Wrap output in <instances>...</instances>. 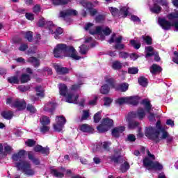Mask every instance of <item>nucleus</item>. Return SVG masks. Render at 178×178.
Segmentation results:
<instances>
[{
  "instance_id": "nucleus-1",
  "label": "nucleus",
  "mask_w": 178,
  "mask_h": 178,
  "mask_svg": "<svg viewBox=\"0 0 178 178\" xmlns=\"http://www.w3.org/2000/svg\"><path fill=\"white\" fill-rule=\"evenodd\" d=\"M53 54L55 58H60L62 54H67L69 58L74 60H79L81 56L77 55V51L73 46H67L66 44L59 43L55 47Z\"/></svg>"
},
{
  "instance_id": "nucleus-2",
  "label": "nucleus",
  "mask_w": 178,
  "mask_h": 178,
  "mask_svg": "<svg viewBox=\"0 0 178 178\" xmlns=\"http://www.w3.org/2000/svg\"><path fill=\"white\" fill-rule=\"evenodd\" d=\"M161 131L162 135L161 137L159 138V134H161L159 130L152 127H149L145 129V136H146L149 140H152V141H154L156 144H158L161 140H166L170 136L169 133L164 129L161 130Z\"/></svg>"
},
{
  "instance_id": "nucleus-3",
  "label": "nucleus",
  "mask_w": 178,
  "mask_h": 178,
  "mask_svg": "<svg viewBox=\"0 0 178 178\" xmlns=\"http://www.w3.org/2000/svg\"><path fill=\"white\" fill-rule=\"evenodd\" d=\"M16 168L26 175V176H34L35 170L31 168V164L25 161H20L16 163Z\"/></svg>"
},
{
  "instance_id": "nucleus-4",
  "label": "nucleus",
  "mask_w": 178,
  "mask_h": 178,
  "mask_svg": "<svg viewBox=\"0 0 178 178\" xmlns=\"http://www.w3.org/2000/svg\"><path fill=\"white\" fill-rule=\"evenodd\" d=\"M113 127V120L109 118H105L102 120V123L97 126V129L99 133H106Z\"/></svg>"
},
{
  "instance_id": "nucleus-5",
  "label": "nucleus",
  "mask_w": 178,
  "mask_h": 178,
  "mask_svg": "<svg viewBox=\"0 0 178 178\" xmlns=\"http://www.w3.org/2000/svg\"><path fill=\"white\" fill-rule=\"evenodd\" d=\"M122 41H123V36L120 35L116 38V33H113L111 35L110 39L108 40V44H113L115 42L114 46V49L117 50L124 49V44H122Z\"/></svg>"
},
{
  "instance_id": "nucleus-6",
  "label": "nucleus",
  "mask_w": 178,
  "mask_h": 178,
  "mask_svg": "<svg viewBox=\"0 0 178 178\" xmlns=\"http://www.w3.org/2000/svg\"><path fill=\"white\" fill-rule=\"evenodd\" d=\"M49 26V31L51 34H54V38L56 40H59V35L63 33V29L60 27H57L54 24V22H49L47 23Z\"/></svg>"
},
{
  "instance_id": "nucleus-7",
  "label": "nucleus",
  "mask_w": 178,
  "mask_h": 178,
  "mask_svg": "<svg viewBox=\"0 0 178 178\" xmlns=\"http://www.w3.org/2000/svg\"><path fill=\"white\" fill-rule=\"evenodd\" d=\"M56 124H53L54 129L58 133H60L66 124V118L63 115L57 116L56 119Z\"/></svg>"
},
{
  "instance_id": "nucleus-8",
  "label": "nucleus",
  "mask_w": 178,
  "mask_h": 178,
  "mask_svg": "<svg viewBox=\"0 0 178 178\" xmlns=\"http://www.w3.org/2000/svg\"><path fill=\"white\" fill-rule=\"evenodd\" d=\"M145 109L143 107H139L136 111L131 112V118L138 119L139 120H143L145 118Z\"/></svg>"
},
{
  "instance_id": "nucleus-9",
  "label": "nucleus",
  "mask_w": 178,
  "mask_h": 178,
  "mask_svg": "<svg viewBox=\"0 0 178 178\" xmlns=\"http://www.w3.org/2000/svg\"><path fill=\"white\" fill-rule=\"evenodd\" d=\"M114 155L111 156L109 159H111V162H114V163L119 164L120 163V159L122 158V149H115L113 150Z\"/></svg>"
},
{
  "instance_id": "nucleus-10",
  "label": "nucleus",
  "mask_w": 178,
  "mask_h": 178,
  "mask_svg": "<svg viewBox=\"0 0 178 178\" xmlns=\"http://www.w3.org/2000/svg\"><path fill=\"white\" fill-rule=\"evenodd\" d=\"M158 22L159 26H161V27L163 29V30H170V29H172V22L166 20V19L165 18H161L159 17L158 19Z\"/></svg>"
},
{
  "instance_id": "nucleus-11",
  "label": "nucleus",
  "mask_w": 178,
  "mask_h": 178,
  "mask_svg": "<svg viewBox=\"0 0 178 178\" xmlns=\"http://www.w3.org/2000/svg\"><path fill=\"white\" fill-rule=\"evenodd\" d=\"M81 4L83 8H88L90 16H95V15H98V10L97 9L89 7V6H91L90 2L83 1V2H81Z\"/></svg>"
},
{
  "instance_id": "nucleus-12",
  "label": "nucleus",
  "mask_w": 178,
  "mask_h": 178,
  "mask_svg": "<svg viewBox=\"0 0 178 178\" xmlns=\"http://www.w3.org/2000/svg\"><path fill=\"white\" fill-rule=\"evenodd\" d=\"M13 108H17L19 111H24L27 106L26 102H22L20 100H16L12 104Z\"/></svg>"
},
{
  "instance_id": "nucleus-13",
  "label": "nucleus",
  "mask_w": 178,
  "mask_h": 178,
  "mask_svg": "<svg viewBox=\"0 0 178 178\" xmlns=\"http://www.w3.org/2000/svg\"><path fill=\"white\" fill-rule=\"evenodd\" d=\"M67 16H77V10L73 9H67L60 12V17H67Z\"/></svg>"
},
{
  "instance_id": "nucleus-14",
  "label": "nucleus",
  "mask_w": 178,
  "mask_h": 178,
  "mask_svg": "<svg viewBox=\"0 0 178 178\" xmlns=\"http://www.w3.org/2000/svg\"><path fill=\"white\" fill-rule=\"evenodd\" d=\"M126 130L124 127H115L112 129L111 134L113 137L115 138H119L120 137V134L123 133Z\"/></svg>"
},
{
  "instance_id": "nucleus-15",
  "label": "nucleus",
  "mask_w": 178,
  "mask_h": 178,
  "mask_svg": "<svg viewBox=\"0 0 178 178\" xmlns=\"http://www.w3.org/2000/svg\"><path fill=\"white\" fill-rule=\"evenodd\" d=\"M55 109H56V103L50 102L44 105V111H45V112H49V113H51V115H54Z\"/></svg>"
},
{
  "instance_id": "nucleus-16",
  "label": "nucleus",
  "mask_w": 178,
  "mask_h": 178,
  "mask_svg": "<svg viewBox=\"0 0 178 178\" xmlns=\"http://www.w3.org/2000/svg\"><path fill=\"white\" fill-rule=\"evenodd\" d=\"M80 130L83 133H90V134H92L94 133V128L88 124H83L80 125Z\"/></svg>"
},
{
  "instance_id": "nucleus-17",
  "label": "nucleus",
  "mask_w": 178,
  "mask_h": 178,
  "mask_svg": "<svg viewBox=\"0 0 178 178\" xmlns=\"http://www.w3.org/2000/svg\"><path fill=\"white\" fill-rule=\"evenodd\" d=\"M66 102L68 104H77V99H79V95L74 96V94L68 93L65 96Z\"/></svg>"
},
{
  "instance_id": "nucleus-18",
  "label": "nucleus",
  "mask_w": 178,
  "mask_h": 178,
  "mask_svg": "<svg viewBox=\"0 0 178 178\" xmlns=\"http://www.w3.org/2000/svg\"><path fill=\"white\" fill-rule=\"evenodd\" d=\"M138 101H140V97L138 96H131L127 97V102L129 105H133L134 106H137L138 105Z\"/></svg>"
},
{
  "instance_id": "nucleus-19",
  "label": "nucleus",
  "mask_w": 178,
  "mask_h": 178,
  "mask_svg": "<svg viewBox=\"0 0 178 178\" xmlns=\"http://www.w3.org/2000/svg\"><path fill=\"white\" fill-rule=\"evenodd\" d=\"M152 13L155 15H159L160 12H162V7L156 2V0H154L153 6L149 8Z\"/></svg>"
},
{
  "instance_id": "nucleus-20",
  "label": "nucleus",
  "mask_w": 178,
  "mask_h": 178,
  "mask_svg": "<svg viewBox=\"0 0 178 178\" xmlns=\"http://www.w3.org/2000/svg\"><path fill=\"white\" fill-rule=\"evenodd\" d=\"M150 73H152L153 75L154 74H160L162 72V67L157 64H153L150 67H149Z\"/></svg>"
},
{
  "instance_id": "nucleus-21",
  "label": "nucleus",
  "mask_w": 178,
  "mask_h": 178,
  "mask_svg": "<svg viewBox=\"0 0 178 178\" xmlns=\"http://www.w3.org/2000/svg\"><path fill=\"white\" fill-rule=\"evenodd\" d=\"M140 104L143 105L145 111L149 113L151 112V109H152V104H151V101L144 99L141 101Z\"/></svg>"
},
{
  "instance_id": "nucleus-22",
  "label": "nucleus",
  "mask_w": 178,
  "mask_h": 178,
  "mask_svg": "<svg viewBox=\"0 0 178 178\" xmlns=\"http://www.w3.org/2000/svg\"><path fill=\"white\" fill-rule=\"evenodd\" d=\"M27 152H26V150L24 149H22L19 150L17 153L14 154L12 156L13 160L17 161H20L21 159H23V158H24V155H26V153Z\"/></svg>"
},
{
  "instance_id": "nucleus-23",
  "label": "nucleus",
  "mask_w": 178,
  "mask_h": 178,
  "mask_svg": "<svg viewBox=\"0 0 178 178\" xmlns=\"http://www.w3.org/2000/svg\"><path fill=\"white\" fill-rule=\"evenodd\" d=\"M104 81L111 87V88H115L116 87V81L111 75H106L104 76Z\"/></svg>"
},
{
  "instance_id": "nucleus-24",
  "label": "nucleus",
  "mask_w": 178,
  "mask_h": 178,
  "mask_svg": "<svg viewBox=\"0 0 178 178\" xmlns=\"http://www.w3.org/2000/svg\"><path fill=\"white\" fill-rule=\"evenodd\" d=\"M54 69L58 74H67L69 73V68L60 67L58 65H55Z\"/></svg>"
},
{
  "instance_id": "nucleus-25",
  "label": "nucleus",
  "mask_w": 178,
  "mask_h": 178,
  "mask_svg": "<svg viewBox=\"0 0 178 178\" xmlns=\"http://www.w3.org/2000/svg\"><path fill=\"white\" fill-rule=\"evenodd\" d=\"M31 80V76L29 74L24 73L21 74L19 77V81L21 84H24L26 83H29Z\"/></svg>"
},
{
  "instance_id": "nucleus-26",
  "label": "nucleus",
  "mask_w": 178,
  "mask_h": 178,
  "mask_svg": "<svg viewBox=\"0 0 178 178\" xmlns=\"http://www.w3.org/2000/svg\"><path fill=\"white\" fill-rule=\"evenodd\" d=\"M1 115L3 119L6 120H10L13 118V111H3L1 112Z\"/></svg>"
},
{
  "instance_id": "nucleus-27",
  "label": "nucleus",
  "mask_w": 178,
  "mask_h": 178,
  "mask_svg": "<svg viewBox=\"0 0 178 178\" xmlns=\"http://www.w3.org/2000/svg\"><path fill=\"white\" fill-rule=\"evenodd\" d=\"M28 159H29V161H31L33 165H39L41 163V162L40 161V159L35 157L34 154L30 152L28 153Z\"/></svg>"
},
{
  "instance_id": "nucleus-28",
  "label": "nucleus",
  "mask_w": 178,
  "mask_h": 178,
  "mask_svg": "<svg viewBox=\"0 0 178 178\" xmlns=\"http://www.w3.org/2000/svg\"><path fill=\"white\" fill-rule=\"evenodd\" d=\"M29 63H31L34 67H38L40 65V59L37 58V57H30L28 59Z\"/></svg>"
},
{
  "instance_id": "nucleus-29",
  "label": "nucleus",
  "mask_w": 178,
  "mask_h": 178,
  "mask_svg": "<svg viewBox=\"0 0 178 178\" xmlns=\"http://www.w3.org/2000/svg\"><path fill=\"white\" fill-rule=\"evenodd\" d=\"M51 2L54 6H63L69 3V0H51Z\"/></svg>"
},
{
  "instance_id": "nucleus-30",
  "label": "nucleus",
  "mask_w": 178,
  "mask_h": 178,
  "mask_svg": "<svg viewBox=\"0 0 178 178\" xmlns=\"http://www.w3.org/2000/svg\"><path fill=\"white\" fill-rule=\"evenodd\" d=\"M59 92L62 97H66L67 95V86L65 84H60Z\"/></svg>"
},
{
  "instance_id": "nucleus-31",
  "label": "nucleus",
  "mask_w": 178,
  "mask_h": 178,
  "mask_svg": "<svg viewBox=\"0 0 178 178\" xmlns=\"http://www.w3.org/2000/svg\"><path fill=\"white\" fill-rule=\"evenodd\" d=\"M109 91H111V88L109 87V85L104 84L103 86H102L100 88L101 94H103V95H108V94H109Z\"/></svg>"
},
{
  "instance_id": "nucleus-32",
  "label": "nucleus",
  "mask_w": 178,
  "mask_h": 178,
  "mask_svg": "<svg viewBox=\"0 0 178 178\" xmlns=\"http://www.w3.org/2000/svg\"><path fill=\"white\" fill-rule=\"evenodd\" d=\"M26 108L27 112H29L30 115H34L35 113H37V108H35V106H34L33 104H28Z\"/></svg>"
},
{
  "instance_id": "nucleus-33",
  "label": "nucleus",
  "mask_w": 178,
  "mask_h": 178,
  "mask_svg": "<svg viewBox=\"0 0 178 178\" xmlns=\"http://www.w3.org/2000/svg\"><path fill=\"white\" fill-rule=\"evenodd\" d=\"M138 82L142 87H147L148 86V79L145 76L139 77Z\"/></svg>"
},
{
  "instance_id": "nucleus-34",
  "label": "nucleus",
  "mask_w": 178,
  "mask_h": 178,
  "mask_svg": "<svg viewBox=\"0 0 178 178\" xmlns=\"http://www.w3.org/2000/svg\"><path fill=\"white\" fill-rule=\"evenodd\" d=\"M151 169H154V170H162V169H163V165L158 161H153Z\"/></svg>"
},
{
  "instance_id": "nucleus-35",
  "label": "nucleus",
  "mask_w": 178,
  "mask_h": 178,
  "mask_svg": "<svg viewBox=\"0 0 178 178\" xmlns=\"http://www.w3.org/2000/svg\"><path fill=\"white\" fill-rule=\"evenodd\" d=\"M129 44L134 49H140L141 48V42H137L136 40H131Z\"/></svg>"
},
{
  "instance_id": "nucleus-36",
  "label": "nucleus",
  "mask_w": 178,
  "mask_h": 178,
  "mask_svg": "<svg viewBox=\"0 0 178 178\" xmlns=\"http://www.w3.org/2000/svg\"><path fill=\"white\" fill-rule=\"evenodd\" d=\"M120 170L122 173H126L129 169H130V164L129 162L125 161L120 165Z\"/></svg>"
},
{
  "instance_id": "nucleus-37",
  "label": "nucleus",
  "mask_w": 178,
  "mask_h": 178,
  "mask_svg": "<svg viewBox=\"0 0 178 178\" xmlns=\"http://www.w3.org/2000/svg\"><path fill=\"white\" fill-rule=\"evenodd\" d=\"M154 163V161H152L151 159H149V158L148 157H145L143 159V165L145 168H152V164Z\"/></svg>"
},
{
  "instance_id": "nucleus-38",
  "label": "nucleus",
  "mask_w": 178,
  "mask_h": 178,
  "mask_svg": "<svg viewBox=\"0 0 178 178\" xmlns=\"http://www.w3.org/2000/svg\"><path fill=\"white\" fill-rule=\"evenodd\" d=\"M40 123H41L42 126H48V124H49V123H51L49 117L43 115L40 119Z\"/></svg>"
},
{
  "instance_id": "nucleus-39",
  "label": "nucleus",
  "mask_w": 178,
  "mask_h": 178,
  "mask_svg": "<svg viewBox=\"0 0 178 178\" xmlns=\"http://www.w3.org/2000/svg\"><path fill=\"white\" fill-rule=\"evenodd\" d=\"M50 173H51V175L54 176V177L62 178V177H63V176H65V175L63 173L60 172L56 169H51Z\"/></svg>"
},
{
  "instance_id": "nucleus-40",
  "label": "nucleus",
  "mask_w": 178,
  "mask_h": 178,
  "mask_svg": "<svg viewBox=\"0 0 178 178\" xmlns=\"http://www.w3.org/2000/svg\"><path fill=\"white\" fill-rule=\"evenodd\" d=\"M88 118H90V110H83L82 115L80 119L81 122L88 120Z\"/></svg>"
},
{
  "instance_id": "nucleus-41",
  "label": "nucleus",
  "mask_w": 178,
  "mask_h": 178,
  "mask_svg": "<svg viewBox=\"0 0 178 178\" xmlns=\"http://www.w3.org/2000/svg\"><path fill=\"white\" fill-rule=\"evenodd\" d=\"M49 22H45L44 18H40L38 22V27H44V26H45L49 30V25L47 24Z\"/></svg>"
},
{
  "instance_id": "nucleus-42",
  "label": "nucleus",
  "mask_w": 178,
  "mask_h": 178,
  "mask_svg": "<svg viewBox=\"0 0 178 178\" xmlns=\"http://www.w3.org/2000/svg\"><path fill=\"white\" fill-rule=\"evenodd\" d=\"M118 90L121 91L122 92H126L127 90H129V83H122L119 85Z\"/></svg>"
},
{
  "instance_id": "nucleus-43",
  "label": "nucleus",
  "mask_w": 178,
  "mask_h": 178,
  "mask_svg": "<svg viewBox=\"0 0 178 178\" xmlns=\"http://www.w3.org/2000/svg\"><path fill=\"white\" fill-rule=\"evenodd\" d=\"M142 40L147 45H152V38L149 35H142Z\"/></svg>"
},
{
  "instance_id": "nucleus-44",
  "label": "nucleus",
  "mask_w": 178,
  "mask_h": 178,
  "mask_svg": "<svg viewBox=\"0 0 178 178\" xmlns=\"http://www.w3.org/2000/svg\"><path fill=\"white\" fill-rule=\"evenodd\" d=\"M101 113H102V111H98L93 116L94 123H99V122H101V119H102V117L101 116Z\"/></svg>"
},
{
  "instance_id": "nucleus-45",
  "label": "nucleus",
  "mask_w": 178,
  "mask_h": 178,
  "mask_svg": "<svg viewBox=\"0 0 178 178\" xmlns=\"http://www.w3.org/2000/svg\"><path fill=\"white\" fill-rule=\"evenodd\" d=\"M112 67L114 70H120L123 67V65L120 61L116 60L113 63Z\"/></svg>"
},
{
  "instance_id": "nucleus-46",
  "label": "nucleus",
  "mask_w": 178,
  "mask_h": 178,
  "mask_svg": "<svg viewBox=\"0 0 178 178\" xmlns=\"http://www.w3.org/2000/svg\"><path fill=\"white\" fill-rule=\"evenodd\" d=\"M138 126H140V122L137 121H129L128 123V127L131 129H136Z\"/></svg>"
},
{
  "instance_id": "nucleus-47",
  "label": "nucleus",
  "mask_w": 178,
  "mask_h": 178,
  "mask_svg": "<svg viewBox=\"0 0 178 178\" xmlns=\"http://www.w3.org/2000/svg\"><path fill=\"white\" fill-rule=\"evenodd\" d=\"M8 83L10 84H19V78L17 76H10L8 79Z\"/></svg>"
},
{
  "instance_id": "nucleus-48",
  "label": "nucleus",
  "mask_w": 178,
  "mask_h": 178,
  "mask_svg": "<svg viewBox=\"0 0 178 178\" xmlns=\"http://www.w3.org/2000/svg\"><path fill=\"white\" fill-rule=\"evenodd\" d=\"M115 104H118V105H123L124 104H127V97H123L117 99L115 100Z\"/></svg>"
},
{
  "instance_id": "nucleus-49",
  "label": "nucleus",
  "mask_w": 178,
  "mask_h": 178,
  "mask_svg": "<svg viewBox=\"0 0 178 178\" xmlns=\"http://www.w3.org/2000/svg\"><path fill=\"white\" fill-rule=\"evenodd\" d=\"M25 38L29 42H33V32L30 31H26L25 33Z\"/></svg>"
},
{
  "instance_id": "nucleus-50",
  "label": "nucleus",
  "mask_w": 178,
  "mask_h": 178,
  "mask_svg": "<svg viewBox=\"0 0 178 178\" xmlns=\"http://www.w3.org/2000/svg\"><path fill=\"white\" fill-rule=\"evenodd\" d=\"M120 13L124 18L127 17V15H129V10L126 7H122L120 9Z\"/></svg>"
},
{
  "instance_id": "nucleus-51",
  "label": "nucleus",
  "mask_w": 178,
  "mask_h": 178,
  "mask_svg": "<svg viewBox=\"0 0 178 178\" xmlns=\"http://www.w3.org/2000/svg\"><path fill=\"white\" fill-rule=\"evenodd\" d=\"M95 20L96 23H102V22H105V15H98L95 17Z\"/></svg>"
},
{
  "instance_id": "nucleus-52",
  "label": "nucleus",
  "mask_w": 178,
  "mask_h": 178,
  "mask_svg": "<svg viewBox=\"0 0 178 178\" xmlns=\"http://www.w3.org/2000/svg\"><path fill=\"white\" fill-rule=\"evenodd\" d=\"M79 48H80L79 52H80L81 55H86L87 54V51H88V49L87 48V45L82 44L81 47H79Z\"/></svg>"
},
{
  "instance_id": "nucleus-53",
  "label": "nucleus",
  "mask_w": 178,
  "mask_h": 178,
  "mask_svg": "<svg viewBox=\"0 0 178 178\" xmlns=\"http://www.w3.org/2000/svg\"><path fill=\"white\" fill-rule=\"evenodd\" d=\"M40 154H42V155H44V156H48L49 155V147H48V146L46 147H42Z\"/></svg>"
},
{
  "instance_id": "nucleus-54",
  "label": "nucleus",
  "mask_w": 178,
  "mask_h": 178,
  "mask_svg": "<svg viewBox=\"0 0 178 178\" xmlns=\"http://www.w3.org/2000/svg\"><path fill=\"white\" fill-rule=\"evenodd\" d=\"M113 99L111 97H106L104 98V106H111V104L113 102Z\"/></svg>"
},
{
  "instance_id": "nucleus-55",
  "label": "nucleus",
  "mask_w": 178,
  "mask_h": 178,
  "mask_svg": "<svg viewBox=\"0 0 178 178\" xmlns=\"http://www.w3.org/2000/svg\"><path fill=\"white\" fill-rule=\"evenodd\" d=\"M128 73L129 74H137V73H138V68L136 67H129L128 69Z\"/></svg>"
},
{
  "instance_id": "nucleus-56",
  "label": "nucleus",
  "mask_w": 178,
  "mask_h": 178,
  "mask_svg": "<svg viewBox=\"0 0 178 178\" xmlns=\"http://www.w3.org/2000/svg\"><path fill=\"white\" fill-rule=\"evenodd\" d=\"M42 87L41 86H37L35 88L36 91V95L37 97H44V92L41 90Z\"/></svg>"
},
{
  "instance_id": "nucleus-57",
  "label": "nucleus",
  "mask_w": 178,
  "mask_h": 178,
  "mask_svg": "<svg viewBox=\"0 0 178 178\" xmlns=\"http://www.w3.org/2000/svg\"><path fill=\"white\" fill-rule=\"evenodd\" d=\"M33 13L38 15L41 12V5L36 4L33 6Z\"/></svg>"
},
{
  "instance_id": "nucleus-58",
  "label": "nucleus",
  "mask_w": 178,
  "mask_h": 178,
  "mask_svg": "<svg viewBox=\"0 0 178 178\" xmlns=\"http://www.w3.org/2000/svg\"><path fill=\"white\" fill-rule=\"evenodd\" d=\"M168 20H173V19H178V13H171L168 15Z\"/></svg>"
},
{
  "instance_id": "nucleus-59",
  "label": "nucleus",
  "mask_w": 178,
  "mask_h": 178,
  "mask_svg": "<svg viewBox=\"0 0 178 178\" xmlns=\"http://www.w3.org/2000/svg\"><path fill=\"white\" fill-rule=\"evenodd\" d=\"M35 140L34 139H28L27 141L25 142L26 145L27 147H34L35 145Z\"/></svg>"
},
{
  "instance_id": "nucleus-60",
  "label": "nucleus",
  "mask_w": 178,
  "mask_h": 178,
  "mask_svg": "<svg viewBox=\"0 0 178 178\" xmlns=\"http://www.w3.org/2000/svg\"><path fill=\"white\" fill-rule=\"evenodd\" d=\"M98 104V96H95V98L88 102V105L90 106H94Z\"/></svg>"
},
{
  "instance_id": "nucleus-61",
  "label": "nucleus",
  "mask_w": 178,
  "mask_h": 178,
  "mask_svg": "<svg viewBox=\"0 0 178 178\" xmlns=\"http://www.w3.org/2000/svg\"><path fill=\"white\" fill-rule=\"evenodd\" d=\"M102 144V148L104 149V151H106L107 152H109L111 151V147H109V142L105 141Z\"/></svg>"
},
{
  "instance_id": "nucleus-62",
  "label": "nucleus",
  "mask_w": 178,
  "mask_h": 178,
  "mask_svg": "<svg viewBox=\"0 0 178 178\" xmlns=\"http://www.w3.org/2000/svg\"><path fill=\"white\" fill-rule=\"evenodd\" d=\"M29 89H30L29 86H19L18 87V90H19L21 92H26V91H29Z\"/></svg>"
},
{
  "instance_id": "nucleus-63",
  "label": "nucleus",
  "mask_w": 178,
  "mask_h": 178,
  "mask_svg": "<svg viewBox=\"0 0 178 178\" xmlns=\"http://www.w3.org/2000/svg\"><path fill=\"white\" fill-rule=\"evenodd\" d=\"M111 33L112 29H110L109 27L106 26L104 29H103V34H104V35H111Z\"/></svg>"
},
{
  "instance_id": "nucleus-64",
  "label": "nucleus",
  "mask_w": 178,
  "mask_h": 178,
  "mask_svg": "<svg viewBox=\"0 0 178 178\" xmlns=\"http://www.w3.org/2000/svg\"><path fill=\"white\" fill-rule=\"evenodd\" d=\"M172 62L178 65V52L177 51H174V56L172 57Z\"/></svg>"
}]
</instances>
